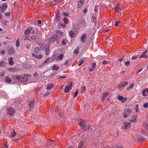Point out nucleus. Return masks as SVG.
<instances>
[{
  "instance_id": "f257e3e1",
  "label": "nucleus",
  "mask_w": 148,
  "mask_h": 148,
  "mask_svg": "<svg viewBox=\"0 0 148 148\" xmlns=\"http://www.w3.org/2000/svg\"><path fill=\"white\" fill-rule=\"evenodd\" d=\"M49 41L52 44H53L55 41L58 43L60 42V39L58 38V35L56 34L53 35L52 37H50Z\"/></svg>"
},
{
  "instance_id": "f03ea898",
  "label": "nucleus",
  "mask_w": 148,
  "mask_h": 148,
  "mask_svg": "<svg viewBox=\"0 0 148 148\" xmlns=\"http://www.w3.org/2000/svg\"><path fill=\"white\" fill-rule=\"evenodd\" d=\"M40 47L41 49L45 51L46 55L48 54L50 47L48 45L46 44H42L41 45Z\"/></svg>"
},
{
  "instance_id": "7ed1b4c3",
  "label": "nucleus",
  "mask_w": 148,
  "mask_h": 148,
  "mask_svg": "<svg viewBox=\"0 0 148 148\" xmlns=\"http://www.w3.org/2000/svg\"><path fill=\"white\" fill-rule=\"evenodd\" d=\"M31 33L32 34H34L35 33V31L33 30L32 27H29L25 31L24 34L25 35H28Z\"/></svg>"
},
{
  "instance_id": "20e7f679",
  "label": "nucleus",
  "mask_w": 148,
  "mask_h": 148,
  "mask_svg": "<svg viewBox=\"0 0 148 148\" xmlns=\"http://www.w3.org/2000/svg\"><path fill=\"white\" fill-rule=\"evenodd\" d=\"M7 113L10 116L12 117L14 113V111L13 108H10L7 110Z\"/></svg>"
},
{
  "instance_id": "39448f33",
  "label": "nucleus",
  "mask_w": 148,
  "mask_h": 148,
  "mask_svg": "<svg viewBox=\"0 0 148 148\" xmlns=\"http://www.w3.org/2000/svg\"><path fill=\"white\" fill-rule=\"evenodd\" d=\"M132 111L130 109L125 110L124 112V116L126 118L131 113Z\"/></svg>"
},
{
  "instance_id": "423d86ee",
  "label": "nucleus",
  "mask_w": 148,
  "mask_h": 148,
  "mask_svg": "<svg viewBox=\"0 0 148 148\" xmlns=\"http://www.w3.org/2000/svg\"><path fill=\"white\" fill-rule=\"evenodd\" d=\"M55 16L56 18L54 19L55 21H59L61 20V16L59 11H58L57 13L55 14Z\"/></svg>"
},
{
  "instance_id": "0eeeda50",
  "label": "nucleus",
  "mask_w": 148,
  "mask_h": 148,
  "mask_svg": "<svg viewBox=\"0 0 148 148\" xmlns=\"http://www.w3.org/2000/svg\"><path fill=\"white\" fill-rule=\"evenodd\" d=\"M130 123H123V129L124 130H127L130 128Z\"/></svg>"
},
{
  "instance_id": "6e6552de",
  "label": "nucleus",
  "mask_w": 148,
  "mask_h": 148,
  "mask_svg": "<svg viewBox=\"0 0 148 148\" xmlns=\"http://www.w3.org/2000/svg\"><path fill=\"white\" fill-rule=\"evenodd\" d=\"M35 101L34 100H33L30 101L29 104V110L32 111L33 110V106H34Z\"/></svg>"
},
{
  "instance_id": "1a4fd4ad",
  "label": "nucleus",
  "mask_w": 148,
  "mask_h": 148,
  "mask_svg": "<svg viewBox=\"0 0 148 148\" xmlns=\"http://www.w3.org/2000/svg\"><path fill=\"white\" fill-rule=\"evenodd\" d=\"M37 38L36 35H34L32 36H28V40L29 41H35L36 40Z\"/></svg>"
},
{
  "instance_id": "9d476101",
  "label": "nucleus",
  "mask_w": 148,
  "mask_h": 148,
  "mask_svg": "<svg viewBox=\"0 0 148 148\" xmlns=\"http://www.w3.org/2000/svg\"><path fill=\"white\" fill-rule=\"evenodd\" d=\"M7 5L6 4L4 3L0 7V11L3 12H4L7 8Z\"/></svg>"
},
{
  "instance_id": "9b49d317",
  "label": "nucleus",
  "mask_w": 148,
  "mask_h": 148,
  "mask_svg": "<svg viewBox=\"0 0 148 148\" xmlns=\"http://www.w3.org/2000/svg\"><path fill=\"white\" fill-rule=\"evenodd\" d=\"M14 78L16 79V80H17L21 81H23L24 77L22 75H15L14 76Z\"/></svg>"
},
{
  "instance_id": "f8f14e48",
  "label": "nucleus",
  "mask_w": 148,
  "mask_h": 148,
  "mask_svg": "<svg viewBox=\"0 0 148 148\" xmlns=\"http://www.w3.org/2000/svg\"><path fill=\"white\" fill-rule=\"evenodd\" d=\"M72 86V85L71 83L70 86H66V88L64 90V92H67L70 90L71 88V87Z\"/></svg>"
},
{
  "instance_id": "ddd939ff",
  "label": "nucleus",
  "mask_w": 148,
  "mask_h": 148,
  "mask_svg": "<svg viewBox=\"0 0 148 148\" xmlns=\"http://www.w3.org/2000/svg\"><path fill=\"white\" fill-rule=\"evenodd\" d=\"M85 2V0H80L78 2L77 6L78 7H81L82 6Z\"/></svg>"
},
{
  "instance_id": "4468645a",
  "label": "nucleus",
  "mask_w": 148,
  "mask_h": 148,
  "mask_svg": "<svg viewBox=\"0 0 148 148\" xmlns=\"http://www.w3.org/2000/svg\"><path fill=\"white\" fill-rule=\"evenodd\" d=\"M142 94L144 96L148 95V88H146L143 91Z\"/></svg>"
},
{
  "instance_id": "2eb2a0df",
  "label": "nucleus",
  "mask_w": 148,
  "mask_h": 148,
  "mask_svg": "<svg viewBox=\"0 0 148 148\" xmlns=\"http://www.w3.org/2000/svg\"><path fill=\"white\" fill-rule=\"evenodd\" d=\"M96 66V64L95 63H93L92 64L91 67L89 69V71H92L95 69Z\"/></svg>"
},
{
  "instance_id": "dca6fc26",
  "label": "nucleus",
  "mask_w": 148,
  "mask_h": 148,
  "mask_svg": "<svg viewBox=\"0 0 148 148\" xmlns=\"http://www.w3.org/2000/svg\"><path fill=\"white\" fill-rule=\"evenodd\" d=\"M86 121L84 120H81L79 121V124L80 126H81L82 127L83 125H84Z\"/></svg>"
},
{
  "instance_id": "f3484780",
  "label": "nucleus",
  "mask_w": 148,
  "mask_h": 148,
  "mask_svg": "<svg viewBox=\"0 0 148 148\" xmlns=\"http://www.w3.org/2000/svg\"><path fill=\"white\" fill-rule=\"evenodd\" d=\"M87 36L86 34H84L82 35L81 38V41L83 42H85L84 39L86 38Z\"/></svg>"
},
{
  "instance_id": "a211bd4d",
  "label": "nucleus",
  "mask_w": 148,
  "mask_h": 148,
  "mask_svg": "<svg viewBox=\"0 0 148 148\" xmlns=\"http://www.w3.org/2000/svg\"><path fill=\"white\" fill-rule=\"evenodd\" d=\"M9 64L10 65H13L14 64V62L13 61V59L11 58H9L8 59Z\"/></svg>"
},
{
  "instance_id": "6ab92c4d",
  "label": "nucleus",
  "mask_w": 148,
  "mask_h": 148,
  "mask_svg": "<svg viewBox=\"0 0 148 148\" xmlns=\"http://www.w3.org/2000/svg\"><path fill=\"white\" fill-rule=\"evenodd\" d=\"M78 148H85L83 145V143L81 141L78 144Z\"/></svg>"
},
{
  "instance_id": "aec40b11",
  "label": "nucleus",
  "mask_w": 148,
  "mask_h": 148,
  "mask_svg": "<svg viewBox=\"0 0 148 148\" xmlns=\"http://www.w3.org/2000/svg\"><path fill=\"white\" fill-rule=\"evenodd\" d=\"M14 52V50L13 48H11L9 50L8 53L10 54H13Z\"/></svg>"
},
{
  "instance_id": "412c9836",
  "label": "nucleus",
  "mask_w": 148,
  "mask_h": 148,
  "mask_svg": "<svg viewBox=\"0 0 148 148\" xmlns=\"http://www.w3.org/2000/svg\"><path fill=\"white\" fill-rule=\"evenodd\" d=\"M84 61V59L82 58L80 59L79 60V62H78V63H79L78 64L79 66L81 65L83 62Z\"/></svg>"
},
{
  "instance_id": "4be33fe9",
  "label": "nucleus",
  "mask_w": 148,
  "mask_h": 148,
  "mask_svg": "<svg viewBox=\"0 0 148 148\" xmlns=\"http://www.w3.org/2000/svg\"><path fill=\"white\" fill-rule=\"evenodd\" d=\"M81 127L82 129L83 132H84L88 130V128L85 125H83Z\"/></svg>"
},
{
  "instance_id": "5701e85b",
  "label": "nucleus",
  "mask_w": 148,
  "mask_h": 148,
  "mask_svg": "<svg viewBox=\"0 0 148 148\" xmlns=\"http://www.w3.org/2000/svg\"><path fill=\"white\" fill-rule=\"evenodd\" d=\"M69 34L70 36L71 37L73 38L74 37V36H75V34L74 33V32L72 31H71L69 33Z\"/></svg>"
},
{
  "instance_id": "b1692460",
  "label": "nucleus",
  "mask_w": 148,
  "mask_h": 148,
  "mask_svg": "<svg viewBox=\"0 0 148 148\" xmlns=\"http://www.w3.org/2000/svg\"><path fill=\"white\" fill-rule=\"evenodd\" d=\"M5 62L4 61L0 62V67H5Z\"/></svg>"
},
{
  "instance_id": "393cba45",
  "label": "nucleus",
  "mask_w": 148,
  "mask_h": 148,
  "mask_svg": "<svg viewBox=\"0 0 148 148\" xmlns=\"http://www.w3.org/2000/svg\"><path fill=\"white\" fill-rule=\"evenodd\" d=\"M53 86V84H48L47 87V89L49 90L51 89L52 88Z\"/></svg>"
},
{
  "instance_id": "a878e982",
  "label": "nucleus",
  "mask_w": 148,
  "mask_h": 148,
  "mask_svg": "<svg viewBox=\"0 0 148 148\" xmlns=\"http://www.w3.org/2000/svg\"><path fill=\"white\" fill-rule=\"evenodd\" d=\"M109 93L108 92H104L102 95V97L105 98H106L107 96L108 95Z\"/></svg>"
},
{
  "instance_id": "bb28decb",
  "label": "nucleus",
  "mask_w": 148,
  "mask_h": 148,
  "mask_svg": "<svg viewBox=\"0 0 148 148\" xmlns=\"http://www.w3.org/2000/svg\"><path fill=\"white\" fill-rule=\"evenodd\" d=\"M64 57V55L63 54H61L58 57L57 60H61L63 59Z\"/></svg>"
},
{
  "instance_id": "cd10ccee",
  "label": "nucleus",
  "mask_w": 148,
  "mask_h": 148,
  "mask_svg": "<svg viewBox=\"0 0 148 148\" xmlns=\"http://www.w3.org/2000/svg\"><path fill=\"white\" fill-rule=\"evenodd\" d=\"M121 23V22L120 20H119L118 21H116L115 22V25L117 27Z\"/></svg>"
},
{
  "instance_id": "c85d7f7f",
  "label": "nucleus",
  "mask_w": 148,
  "mask_h": 148,
  "mask_svg": "<svg viewBox=\"0 0 148 148\" xmlns=\"http://www.w3.org/2000/svg\"><path fill=\"white\" fill-rule=\"evenodd\" d=\"M11 79L9 78L8 77H5V81L8 83L10 82L11 81Z\"/></svg>"
},
{
  "instance_id": "c756f323",
  "label": "nucleus",
  "mask_w": 148,
  "mask_h": 148,
  "mask_svg": "<svg viewBox=\"0 0 148 148\" xmlns=\"http://www.w3.org/2000/svg\"><path fill=\"white\" fill-rule=\"evenodd\" d=\"M17 134V133L15 132V131H13V132L12 133H11V136L12 137H13L15 136H16Z\"/></svg>"
},
{
  "instance_id": "7c9ffc66",
  "label": "nucleus",
  "mask_w": 148,
  "mask_h": 148,
  "mask_svg": "<svg viewBox=\"0 0 148 148\" xmlns=\"http://www.w3.org/2000/svg\"><path fill=\"white\" fill-rule=\"evenodd\" d=\"M134 84H131L130 86L128 87L127 88V90H131V89H132L134 87Z\"/></svg>"
},
{
  "instance_id": "2f4dec72",
  "label": "nucleus",
  "mask_w": 148,
  "mask_h": 148,
  "mask_svg": "<svg viewBox=\"0 0 148 148\" xmlns=\"http://www.w3.org/2000/svg\"><path fill=\"white\" fill-rule=\"evenodd\" d=\"M51 68L53 70H57L58 69L59 67L56 66L55 65H54Z\"/></svg>"
},
{
  "instance_id": "473e14b6",
  "label": "nucleus",
  "mask_w": 148,
  "mask_h": 148,
  "mask_svg": "<svg viewBox=\"0 0 148 148\" xmlns=\"http://www.w3.org/2000/svg\"><path fill=\"white\" fill-rule=\"evenodd\" d=\"M86 89V87L85 86H83L82 87V88L81 90L80 91V93H83L85 91V90Z\"/></svg>"
},
{
  "instance_id": "72a5a7b5",
  "label": "nucleus",
  "mask_w": 148,
  "mask_h": 148,
  "mask_svg": "<svg viewBox=\"0 0 148 148\" xmlns=\"http://www.w3.org/2000/svg\"><path fill=\"white\" fill-rule=\"evenodd\" d=\"M128 84V82H126L125 83H123L121 85L120 87H124L125 86H126Z\"/></svg>"
},
{
  "instance_id": "f704fd0d",
  "label": "nucleus",
  "mask_w": 148,
  "mask_h": 148,
  "mask_svg": "<svg viewBox=\"0 0 148 148\" xmlns=\"http://www.w3.org/2000/svg\"><path fill=\"white\" fill-rule=\"evenodd\" d=\"M140 58H144L146 59L147 58V56H146L145 55L143 54L140 55Z\"/></svg>"
},
{
  "instance_id": "c9c22d12",
  "label": "nucleus",
  "mask_w": 148,
  "mask_h": 148,
  "mask_svg": "<svg viewBox=\"0 0 148 148\" xmlns=\"http://www.w3.org/2000/svg\"><path fill=\"white\" fill-rule=\"evenodd\" d=\"M39 51V48L38 47H36L35 48V52L36 53H38Z\"/></svg>"
},
{
  "instance_id": "e433bc0d",
  "label": "nucleus",
  "mask_w": 148,
  "mask_h": 148,
  "mask_svg": "<svg viewBox=\"0 0 148 148\" xmlns=\"http://www.w3.org/2000/svg\"><path fill=\"white\" fill-rule=\"evenodd\" d=\"M63 20L64 23L66 24L68 23L69 22V20L67 18H63Z\"/></svg>"
},
{
  "instance_id": "4c0bfd02",
  "label": "nucleus",
  "mask_w": 148,
  "mask_h": 148,
  "mask_svg": "<svg viewBox=\"0 0 148 148\" xmlns=\"http://www.w3.org/2000/svg\"><path fill=\"white\" fill-rule=\"evenodd\" d=\"M42 55H37L36 56L35 58L37 59H40L42 58Z\"/></svg>"
},
{
  "instance_id": "58836bf2",
  "label": "nucleus",
  "mask_w": 148,
  "mask_h": 148,
  "mask_svg": "<svg viewBox=\"0 0 148 148\" xmlns=\"http://www.w3.org/2000/svg\"><path fill=\"white\" fill-rule=\"evenodd\" d=\"M143 127L145 129L147 130H148V125L147 124V123H145L143 124Z\"/></svg>"
},
{
  "instance_id": "ea45409f",
  "label": "nucleus",
  "mask_w": 148,
  "mask_h": 148,
  "mask_svg": "<svg viewBox=\"0 0 148 148\" xmlns=\"http://www.w3.org/2000/svg\"><path fill=\"white\" fill-rule=\"evenodd\" d=\"M117 99L119 101H121L123 100V98L122 96H119L118 97Z\"/></svg>"
},
{
  "instance_id": "a19ab883",
  "label": "nucleus",
  "mask_w": 148,
  "mask_h": 148,
  "mask_svg": "<svg viewBox=\"0 0 148 148\" xmlns=\"http://www.w3.org/2000/svg\"><path fill=\"white\" fill-rule=\"evenodd\" d=\"M119 5H116L115 7V10L117 12H119Z\"/></svg>"
},
{
  "instance_id": "79ce46f5",
  "label": "nucleus",
  "mask_w": 148,
  "mask_h": 148,
  "mask_svg": "<svg viewBox=\"0 0 148 148\" xmlns=\"http://www.w3.org/2000/svg\"><path fill=\"white\" fill-rule=\"evenodd\" d=\"M138 138L139 141H140L143 139V137L140 136H138Z\"/></svg>"
},
{
  "instance_id": "37998d69",
  "label": "nucleus",
  "mask_w": 148,
  "mask_h": 148,
  "mask_svg": "<svg viewBox=\"0 0 148 148\" xmlns=\"http://www.w3.org/2000/svg\"><path fill=\"white\" fill-rule=\"evenodd\" d=\"M109 61H104L102 63L103 64H106V65L108 64H109Z\"/></svg>"
},
{
  "instance_id": "c03bdc74",
  "label": "nucleus",
  "mask_w": 148,
  "mask_h": 148,
  "mask_svg": "<svg viewBox=\"0 0 148 148\" xmlns=\"http://www.w3.org/2000/svg\"><path fill=\"white\" fill-rule=\"evenodd\" d=\"M135 109L136 110V112L139 111V106L138 105H136V106Z\"/></svg>"
},
{
  "instance_id": "a18cd8bd",
  "label": "nucleus",
  "mask_w": 148,
  "mask_h": 148,
  "mask_svg": "<svg viewBox=\"0 0 148 148\" xmlns=\"http://www.w3.org/2000/svg\"><path fill=\"white\" fill-rule=\"evenodd\" d=\"M16 45L17 46H19L20 45V43L19 42V41L17 39L16 40Z\"/></svg>"
},
{
  "instance_id": "49530a36",
  "label": "nucleus",
  "mask_w": 148,
  "mask_h": 148,
  "mask_svg": "<svg viewBox=\"0 0 148 148\" xmlns=\"http://www.w3.org/2000/svg\"><path fill=\"white\" fill-rule=\"evenodd\" d=\"M23 38L25 40H28V36H24V37H23Z\"/></svg>"
},
{
  "instance_id": "de8ad7c7",
  "label": "nucleus",
  "mask_w": 148,
  "mask_h": 148,
  "mask_svg": "<svg viewBox=\"0 0 148 148\" xmlns=\"http://www.w3.org/2000/svg\"><path fill=\"white\" fill-rule=\"evenodd\" d=\"M78 91L77 90H76L75 92V94L73 96V97H75L77 95H78Z\"/></svg>"
},
{
  "instance_id": "09e8293b",
  "label": "nucleus",
  "mask_w": 148,
  "mask_h": 148,
  "mask_svg": "<svg viewBox=\"0 0 148 148\" xmlns=\"http://www.w3.org/2000/svg\"><path fill=\"white\" fill-rule=\"evenodd\" d=\"M138 58V56H133L132 58V60H136Z\"/></svg>"
},
{
  "instance_id": "8fccbe9b",
  "label": "nucleus",
  "mask_w": 148,
  "mask_h": 148,
  "mask_svg": "<svg viewBox=\"0 0 148 148\" xmlns=\"http://www.w3.org/2000/svg\"><path fill=\"white\" fill-rule=\"evenodd\" d=\"M143 107L145 108H147L148 107V103H145L144 104Z\"/></svg>"
},
{
  "instance_id": "3c124183",
  "label": "nucleus",
  "mask_w": 148,
  "mask_h": 148,
  "mask_svg": "<svg viewBox=\"0 0 148 148\" xmlns=\"http://www.w3.org/2000/svg\"><path fill=\"white\" fill-rule=\"evenodd\" d=\"M57 2V0H55V1L53 2L52 4L53 5H55L56 4Z\"/></svg>"
},
{
  "instance_id": "603ef678",
  "label": "nucleus",
  "mask_w": 148,
  "mask_h": 148,
  "mask_svg": "<svg viewBox=\"0 0 148 148\" xmlns=\"http://www.w3.org/2000/svg\"><path fill=\"white\" fill-rule=\"evenodd\" d=\"M79 52V50L78 49H76L74 51V53L75 54H77Z\"/></svg>"
},
{
  "instance_id": "864d4df0",
  "label": "nucleus",
  "mask_w": 148,
  "mask_h": 148,
  "mask_svg": "<svg viewBox=\"0 0 148 148\" xmlns=\"http://www.w3.org/2000/svg\"><path fill=\"white\" fill-rule=\"evenodd\" d=\"M130 63V61H127L125 62V64L126 66L129 65Z\"/></svg>"
},
{
  "instance_id": "5fc2aeb1",
  "label": "nucleus",
  "mask_w": 148,
  "mask_h": 148,
  "mask_svg": "<svg viewBox=\"0 0 148 148\" xmlns=\"http://www.w3.org/2000/svg\"><path fill=\"white\" fill-rule=\"evenodd\" d=\"M24 80H23V81L26 82L28 80V79L27 77H24V78L23 79Z\"/></svg>"
},
{
  "instance_id": "6e6d98bb",
  "label": "nucleus",
  "mask_w": 148,
  "mask_h": 148,
  "mask_svg": "<svg viewBox=\"0 0 148 148\" xmlns=\"http://www.w3.org/2000/svg\"><path fill=\"white\" fill-rule=\"evenodd\" d=\"M68 60H67L65 61V62L64 63V65L65 66H67L68 65Z\"/></svg>"
},
{
  "instance_id": "4d7b16f0",
  "label": "nucleus",
  "mask_w": 148,
  "mask_h": 148,
  "mask_svg": "<svg viewBox=\"0 0 148 148\" xmlns=\"http://www.w3.org/2000/svg\"><path fill=\"white\" fill-rule=\"evenodd\" d=\"M10 13L9 12H7L5 13H4L5 15L7 16H10Z\"/></svg>"
},
{
  "instance_id": "13d9d810",
  "label": "nucleus",
  "mask_w": 148,
  "mask_h": 148,
  "mask_svg": "<svg viewBox=\"0 0 148 148\" xmlns=\"http://www.w3.org/2000/svg\"><path fill=\"white\" fill-rule=\"evenodd\" d=\"M49 60V58H47L44 61V63H47V61Z\"/></svg>"
},
{
  "instance_id": "bf43d9fd",
  "label": "nucleus",
  "mask_w": 148,
  "mask_h": 148,
  "mask_svg": "<svg viewBox=\"0 0 148 148\" xmlns=\"http://www.w3.org/2000/svg\"><path fill=\"white\" fill-rule=\"evenodd\" d=\"M92 126H91L90 125H89V127L88 128V130H92Z\"/></svg>"
},
{
  "instance_id": "052dcab7",
  "label": "nucleus",
  "mask_w": 148,
  "mask_h": 148,
  "mask_svg": "<svg viewBox=\"0 0 148 148\" xmlns=\"http://www.w3.org/2000/svg\"><path fill=\"white\" fill-rule=\"evenodd\" d=\"M87 12V10L85 8L83 12L84 14H86Z\"/></svg>"
},
{
  "instance_id": "680f3d73",
  "label": "nucleus",
  "mask_w": 148,
  "mask_h": 148,
  "mask_svg": "<svg viewBox=\"0 0 148 148\" xmlns=\"http://www.w3.org/2000/svg\"><path fill=\"white\" fill-rule=\"evenodd\" d=\"M38 24H40L41 23V20H38L37 21Z\"/></svg>"
},
{
  "instance_id": "e2e57ef3",
  "label": "nucleus",
  "mask_w": 148,
  "mask_h": 148,
  "mask_svg": "<svg viewBox=\"0 0 148 148\" xmlns=\"http://www.w3.org/2000/svg\"><path fill=\"white\" fill-rule=\"evenodd\" d=\"M143 70L142 68H141L140 69H139L136 73V74H137L138 73L141 71Z\"/></svg>"
},
{
  "instance_id": "0e129e2a",
  "label": "nucleus",
  "mask_w": 148,
  "mask_h": 148,
  "mask_svg": "<svg viewBox=\"0 0 148 148\" xmlns=\"http://www.w3.org/2000/svg\"><path fill=\"white\" fill-rule=\"evenodd\" d=\"M66 77V76H60V77H58V79H63V78H65Z\"/></svg>"
},
{
  "instance_id": "69168bd1",
  "label": "nucleus",
  "mask_w": 148,
  "mask_h": 148,
  "mask_svg": "<svg viewBox=\"0 0 148 148\" xmlns=\"http://www.w3.org/2000/svg\"><path fill=\"white\" fill-rule=\"evenodd\" d=\"M127 98H124V100L122 102H125L127 101Z\"/></svg>"
},
{
  "instance_id": "338daca9",
  "label": "nucleus",
  "mask_w": 148,
  "mask_h": 148,
  "mask_svg": "<svg viewBox=\"0 0 148 148\" xmlns=\"http://www.w3.org/2000/svg\"><path fill=\"white\" fill-rule=\"evenodd\" d=\"M23 75L24 76H26L28 77H29L30 76L29 75L26 74H24Z\"/></svg>"
},
{
  "instance_id": "774afa93",
  "label": "nucleus",
  "mask_w": 148,
  "mask_h": 148,
  "mask_svg": "<svg viewBox=\"0 0 148 148\" xmlns=\"http://www.w3.org/2000/svg\"><path fill=\"white\" fill-rule=\"evenodd\" d=\"M63 14L66 16H68V14L66 13H63Z\"/></svg>"
}]
</instances>
